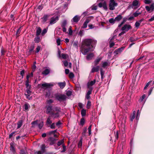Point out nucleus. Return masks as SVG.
<instances>
[{"label": "nucleus", "mask_w": 154, "mask_h": 154, "mask_svg": "<svg viewBox=\"0 0 154 154\" xmlns=\"http://www.w3.org/2000/svg\"><path fill=\"white\" fill-rule=\"evenodd\" d=\"M29 77L27 76V77H26V81L25 84L26 89H30L31 88V86L29 85Z\"/></svg>", "instance_id": "obj_14"}, {"label": "nucleus", "mask_w": 154, "mask_h": 154, "mask_svg": "<svg viewBox=\"0 0 154 154\" xmlns=\"http://www.w3.org/2000/svg\"><path fill=\"white\" fill-rule=\"evenodd\" d=\"M69 34L70 35H71L72 34V29L71 26H69Z\"/></svg>", "instance_id": "obj_49"}, {"label": "nucleus", "mask_w": 154, "mask_h": 154, "mask_svg": "<svg viewBox=\"0 0 154 154\" xmlns=\"http://www.w3.org/2000/svg\"><path fill=\"white\" fill-rule=\"evenodd\" d=\"M38 128L39 129H41L42 128L43 125V122H40L38 125Z\"/></svg>", "instance_id": "obj_46"}, {"label": "nucleus", "mask_w": 154, "mask_h": 154, "mask_svg": "<svg viewBox=\"0 0 154 154\" xmlns=\"http://www.w3.org/2000/svg\"><path fill=\"white\" fill-rule=\"evenodd\" d=\"M32 125V127L35 128L36 126L38 125V121L37 120L32 122L31 123Z\"/></svg>", "instance_id": "obj_24"}, {"label": "nucleus", "mask_w": 154, "mask_h": 154, "mask_svg": "<svg viewBox=\"0 0 154 154\" xmlns=\"http://www.w3.org/2000/svg\"><path fill=\"white\" fill-rule=\"evenodd\" d=\"M140 2L139 1L137 0H134L131 4L132 8L134 9L138 8L140 6Z\"/></svg>", "instance_id": "obj_4"}, {"label": "nucleus", "mask_w": 154, "mask_h": 154, "mask_svg": "<svg viewBox=\"0 0 154 154\" xmlns=\"http://www.w3.org/2000/svg\"><path fill=\"white\" fill-rule=\"evenodd\" d=\"M141 14V12H138V11H137L133 14L134 17H137L138 16L139 14Z\"/></svg>", "instance_id": "obj_34"}, {"label": "nucleus", "mask_w": 154, "mask_h": 154, "mask_svg": "<svg viewBox=\"0 0 154 154\" xmlns=\"http://www.w3.org/2000/svg\"><path fill=\"white\" fill-rule=\"evenodd\" d=\"M97 41L93 39L88 38L84 39L83 41V45L82 47V51L84 55H86L89 51H93L94 45H96Z\"/></svg>", "instance_id": "obj_1"}, {"label": "nucleus", "mask_w": 154, "mask_h": 154, "mask_svg": "<svg viewBox=\"0 0 154 154\" xmlns=\"http://www.w3.org/2000/svg\"><path fill=\"white\" fill-rule=\"evenodd\" d=\"M109 47L110 48H112L115 45V43L112 41H109Z\"/></svg>", "instance_id": "obj_51"}, {"label": "nucleus", "mask_w": 154, "mask_h": 154, "mask_svg": "<svg viewBox=\"0 0 154 154\" xmlns=\"http://www.w3.org/2000/svg\"><path fill=\"white\" fill-rule=\"evenodd\" d=\"M49 140L50 142V145H52L55 143L56 140L52 137H50L49 138Z\"/></svg>", "instance_id": "obj_15"}, {"label": "nucleus", "mask_w": 154, "mask_h": 154, "mask_svg": "<svg viewBox=\"0 0 154 154\" xmlns=\"http://www.w3.org/2000/svg\"><path fill=\"white\" fill-rule=\"evenodd\" d=\"M115 137L116 140H118L119 138V132L117 131L115 134Z\"/></svg>", "instance_id": "obj_61"}, {"label": "nucleus", "mask_w": 154, "mask_h": 154, "mask_svg": "<svg viewBox=\"0 0 154 154\" xmlns=\"http://www.w3.org/2000/svg\"><path fill=\"white\" fill-rule=\"evenodd\" d=\"M24 109L26 110H27L29 107H30L28 103H25L24 105Z\"/></svg>", "instance_id": "obj_40"}, {"label": "nucleus", "mask_w": 154, "mask_h": 154, "mask_svg": "<svg viewBox=\"0 0 154 154\" xmlns=\"http://www.w3.org/2000/svg\"><path fill=\"white\" fill-rule=\"evenodd\" d=\"M96 82V79H94L93 80V81H91L90 82L88 83V84L90 86H92Z\"/></svg>", "instance_id": "obj_33"}, {"label": "nucleus", "mask_w": 154, "mask_h": 154, "mask_svg": "<svg viewBox=\"0 0 154 154\" xmlns=\"http://www.w3.org/2000/svg\"><path fill=\"white\" fill-rule=\"evenodd\" d=\"M67 24V21L66 20H64L62 22L61 26L62 27H65Z\"/></svg>", "instance_id": "obj_37"}, {"label": "nucleus", "mask_w": 154, "mask_h": 154, "mask_svg": "<svg viewBox=\"0 0 154 154\" xmlns=\"http://www.w3.org/2000/svg\"><path fill=\"white\" fill-rule=\"evenodd\" d=\"M63 63L64 65L66 67L68 66V62L67 61H66V60L63 61Z\"/></svg>", "instance_id": "obj_58"}, {"label": "nucleus", "mask_w": 154, "mask_h": 154, "mask_svg": "<svg viewBox=\"0 0 154 154\" xmlns=\"http://www.w3.org/2000/svg\"><path fill=\"white\" fill-rule=\"evenodd\" d=\"M108 65V63L107 62H104L102 63V67L105 68Z\"/></svg>", "instance_id": "obj_41"}, {"label": "nucleus", "mask_w": 154, "mask_h": 154, "mask_svg": "<svg viewBox=\"0 0 154 154\" xmlns=\"http://www.w3.org/2000/svg\"><path fill=\"white\" fill-rule=\"evenodd\" d=\"M46 112L47 114L51 113V112L53 106L51 105H48L46 106Z\"/></svg>", "instance_id": "obj_9"}, {"label": "nucleus", "mask_w": 154, "mask_h": 154, "mask_svg": "<svg viewBox=\"0 0 154 154\" xmlns=\"http://www.w3.org/2000/svg\"><path fill=\"white\" fill-rule=\"evenodd\" d=\"M49 15L47 14H45L44 15L42 19L44 22H46L48 20V18L49 17Z\"/></svg>", "instance_id": "obj_27"}, {"label": "nucleus", "mask_w": 154, "mask_h": 154, "mask_svg": "<svg viewBox=\"0 0 154 154\" xmlns=\"http://www.w3.org/2000/svg\"><path fill=\"white\" fill-rule=\"evenodd\" d=\"M34 41L36 43H38L40 42L41 40L39 36H36V37L34 38Z\"/></svg>", "instance_id": "obj_29"}, {"label": "nucleus", "mask_w": 154, "mask_h": 154, "mask_svg": "<svg viewBox=\"0 0 154 154\" xmlns=\"http://www.w3.org/2000/svg\"><path fill=\"white\" fill-rule=\"evenodd\" d=\"M42 29L40 27H39L36 30V35L37 36H39L42 32Z\"/></svg>", "instance_id": "obj_23"}, {"label": "nucleus", "mask_w": 154, "mask_h": 154, "mask_svg": "<svg viewBox=\"0 0 154 154\" xmlns=\"http://www.w3.org/2000/svg\"><path fill=\"white\" fill-rule=\"evenodd\" d=\"M122 17L121 14H119L115 18L116 22H119L122 18Z\"/></svg>", "instance_id": "obj_17"}, {"label": "nucleus", "mask_w": 154, "mask_h": 154, "mask_svg": "<svg viewBox=\"0 0 154 154\" xmlns=\"http://www.w3.org/2000/svg\"><path fill=\"white\" fill-rule=\"evenodd\" d=\"M51 114L52 116V117L54 118L58 117L59 116V114L58 112H57L56 113H55L53 112H51Z\"/></svg>", "instance_id": "obj_20"}, {"label": "nucleus", "mask_w": 154, "mask_h": 154, "mask_svg": "<svg viewBox=\"0 0 154 154\" xmlns=\"http://www.w3.org/2000/svg\"><path fill=\"white\" fill-rule=\"evenodd\" d=\"M23 123V121L22 120H19L17 123V128H20L22 126Z\"/></svg>", "instance_id": "obj_25"}, {"label": "nucleus", "mask_w": 154, "mask_h": 154, "mask_svg": "<svg viewBox=\"0 0 154 154\" xmlns=\"http://www.w3.org/2000/svg\"><path fill=\"white\" fill-rule=\"evenodd\" d=\"M41 49V46H38L36 48V51H35V52L36 53H38Z\"/></svg>", "instance_id": "obj_48"}, {"label": "nucleus", "mask_w": 154, "mask_h": 154, "mask_svg": "<svg viewBox=\"0 0 154 154\" xmlns=\"http://www.w3.org/2000/svg\"><path fill=\"white\" fill-rule=\"evenodd\" d=\"M54 101L52 99L47 100L46 101L47 104L51 105V104L53 103Z\"/></svg>", "instance_id": "obj_39"}, {"label": "nucleus", "mask_w": 154, "mask_h": 154, "mask_svg": "<svg viewBox=\"0 0 154 154\" xmlns=\"http://www.w3.org/2000/svg\"><path fill=\"white\" fill-rule=\"evenodd\" d=\"M72 92L70 91H68L66 92V95L68 96H70L72 94Z\"/></svg>", "instance_id": "obj_60"}, {"label": "nucleus", "mask_w": 154, "mask_h": 154, "mask_svg": "<svg viewBox=\"0 0 154 154\" xmlns=\"http://www.w3.org/2000/svg\"><path fill=\"white\" fill-rule=\"evenodd\" d=\"M59 16H57L55 17H52L50 19L49 25H52L55 23L58 20Z\"/></svg>", "instance_id": "obj_5"}, {"label": "nucleus", "mask_w": 154, "mask_h": 154, "mask_svg": "<svg viewBox=\"0 0 154 154\" xmlns=\"http://www.w3.org/2000/svg\"><path fill=\"white\" fill-rule=\"evenodd\" d=\"M30 89H26V92L27 94H29L30 95L32 92L31 91H30Z\"/></svg>", "instance_id": "obj_62"}, {"label": "nucleus", "mask_w": 154, "mask_h": 154, "mask_svg": "<svg viewBox=\"0 0 154 154\" xmlns=\"http://www.w3.org/2000/svg\"><path fill=\"white\" fill-rule=\"evenodd\" d=\"M94 55L93 53H90L86 57V59L88 60H91L93 57Z\"/></svg>", "instance_id": "obj_21"}, {"label": "nucleus", "mask_w": 154, "mask_h": 154, "mask_svg": "<svg viewBox=\"0 0 154 154\" xmlns=\"http://www.w3.org/2000/svg\"><path fill=\"white\" fill-rule=\"evenodd\" d=\"M45 148V144H42V145L41 147V149L42 151L41 152H42V153L44 152Z\"/></svg>", "instance_id": "obj_42"}, {"label": "nucleus", "mask_w": 154, "mask_h": 154, "mask_svg": "<svg viewBox=\"0 0 154 154\" xmlns=\"http://www.w3.org/2000/svg\"><path fill=\"white\" fill-rule=\"evenodd\" d=\"M86 110L84 109H83L81 110V114L82 117H84L86 115Z\"/></svg>", "instance_id": "obj_32"}, {"label": "nucleus", "mask_w": 154, "mask_h": 154, "mask_svg": "<svg viewBox=\"0 0 154 154\" xmlns=\"http://www.w3.org/2000/svg\"><path fill=\"white\" fill-rule=\"evenodd\" d=\"M99 66H97L96 67H94L92 68L91 71V72L93 73L95 72H97L99 70Z\"/></svg>", "instance_id": "obj_16"}, {"label": "nucleus", "mask_w": 154, "mask_h": 154, "mask_svg": "<svg viewBox=\"0 0 154 154\" xmlns=\"http://www.w3.org/2000/svg\"><path fill=\"white\" fill-rule=\"evenodd\" d=\"M125 47H122L121 48H118L115 50L114 52V54L115 55H117L120 53L124 49Z\"/></svg>", "instance_id": "obj_8"}, {"label": "nucleus", "mask_w": 154, "mask_h": 154, "mask_svg": "<svg viewBox=\"0 0 154 154\" xmlns=\"http://www.w3.org/2000/svg\"><path fill=\"white\" fill-rule=\"evenodd\" d=\"M91 101H88V102L87 103V105H86L87 108L88 109H89L91 107Z\"/></svg>", "instance_id": "obj_38"}, {"label": "nucleus", "mask_w": 154, "mask_h": 154, "mask_svg": "<svg viewBox=\"0 0 154 154\" xmlns=\"http://www.w3.org/2000/svg\"><path fill=\"white\" fill-rule=\"evenodd\" d=\"M64 142V141L63 140H60V141H59L57 143V145L58 146H60L61 144H63Z\"/></svg>", "instance_id": "obj_47"}, {"label": "nucleus", "mask_w": 154, "mask_h": 154, "mask_svg": "<svg viewBox=\"0 0 154 154\" xmlns=\"http://www.w3.org/2000/svg\"><path fill=\"white\" fill-rule=\"evenodd\" d=\"M80 17L79 16L76 15L75 16L72 20L71 21L72 22L75 23L78 22L80 20Z\"/></svg>", "instance_id": "obj_12"}, {"label": "nucleus", "mask_w": 154, "mask_h": 154, "mask_svg": "<svg viewBox=\"0 0 154 154\" xmlns=\"http://www.w3.org/2000/svg\"><path fill=\"white\" fill-rule=\"evenodd\" d=\"M24 73H25V71L24 69L22 70L20 72V74L22 76V77H21L22 79H23V75H24Z\"/></svg>", "instance_id": "obj_54"}, {"label": "nucleus", "mask_w": 154, "mask_h": 154, "mask_svg": "<svg viewBox=\"0 0 154 154\" xmlns=\"http://www.w3.org/2000/svg\"><path fill=\"white\" fill-rule=\"evenodd\" d=\"M68 55L67 54H61V56L62 58L64 59H66L67 57H68Z\"/></svg>", "instance_id": "obj_43"}, {"label": "nucleus", "mask_w": 154, "mask_h": 154, "mask_svg": "<svg viewBox=\"0 0 154 154\" xmlns=\"http://www.w3.org/2000/svg\"><path fill=\"white\" fill-rule=\"evenodd\" d=\"M69 76L70 78L72 79L74 77V75L73 73L70 72L69 75Z\"/></svg>", "instance_id": "obj_55"}, {"label": "nucleus", "mask_w": 154, "mask_h": 154, "mask_svg": "<svg viewBox=\"0 0 154 154\" xmlns=\"http://www.w3.org/2000/svg\"><path fill=\"white\" fill-rule=\"evenodd\" d=\"M98 6L100 8L103 7V9L105 10H107V8L106 2H104L103 3H100L98 4Z\"/></svg>", "instance_id": "obj_10"}, {"label": "nucleus", "mask_w": 154, "mask_h": 154, "mask_svg": "<svg viewBox=\"0 0 154 154\" xmlns=\"http://www.w3.org/2000/svg\"><path fill=\"white\" fill-rule=\"evenodd\" d=\"M21 27H20L18 29H17V31L16 32V35H17V36H18L19 35L20 33V29Z\"/></svg>", "instance_id": "obj_57"}, {"label": "nucleus", "mask_w": 154, "mask_h": 154, "mask_svg": "<svg viewBox=\"0 0 154 154\" xmlns=\"http://www.w3.org/2000/svg\"><path fill=\"white\" fill-rule=\"evenodd\" d=\"M54 86V85L52 83H43L42 85V88L45 90L46 89L48 88H50Z\"/></svg>", "instance_id": "obj_6"}, {"label": "nucleus", "mask_w": 154, "mask_h": 154, "mask_svg": "<svg viewBox=\"0 0 154 154\" xmlns=\"http://www.w3.org/2000/svg\"><path fill=\"white\" fill-rule=\"evenodd\" d=\"M63 146V150L61 151V152H64L66 151V146L64 144L62 145Z\"/></svg>", "instance_id": "obj_53"}, {"label": "nucleus", "mask_w": 154, "mask_h": 154, "mask_svg": "<svg viewBox=\"0 0 154 154\" xmlns=\"http://www.w3.org/2000/svg\"><path fill=\"white\" fill-rule=\"evenodd\" d=\"M93 18L94 17L93 16H89L86 19L85 22L87 23H88L91 20L93 19Z\"/></svg>", "instance_id": "obj_26"}, {"label": "nucleus", "mask_w": 154, "mask_h": 154, "mask_svg": "<svg viewBox=\"0 0 154 154\" xmlns=\"http://www.w3.org/2000/svg\"><path fill=\"white\" fill-rule=\"evenodd\" d=\"M146 97V95L145 94H143L142 96L140 97V102H142L143 101V99Z\"/></svg>", "instance_id": "obj_50"}, {"label": "nucleus", "mask_w": 154, "mask_h": 154, "mask_svg": "<svg viewBox=\"0 0 154 154\" xmlns=\"http://www.w3.org/2000/svg\"><path fill=\"white\" fill-rule=\"evenodd\" d=\"M52 123V121L51 120V119L50 118H48L47 119L46 121V123L48 125H50Z\"/></svg>", "instance_id": "obj_45"}, {"label": "nucleus", "mask_w": 154, "mask_h": 154, "mask_svg": "<svg viewBox=\"0 0 154 154\" xmlns=\"http://www.w3.org/2000/svg\"><path fill=\"white\" fill-rule=\"evenodd\" d=\"M128 20V18L126 17H124L123 18V20L122 22L124 23Z\"/></svg>", "instance_id": "obj_64"}, {"label": "nucleus", "mask_w": 154, "mask_h": 154, "mask_svg": "<svg viewBox=\"0 0 154 154\" xmlns=\"http://www.w3.org/2000/svg\"><path fill=\"white\" fill-rule=\"evenodd\" d=\"M51 95V92L50 91L47 92L45 94V96L46 97H49Z\"/></svg>", "instance_id": "obj_63"}, {"label": "nucleus", "mask_w": 154, "mask_h": 154, "mask_svg": "<svg viewBox=\"0 0 154 154\" xmlns=\"http://www.w3.org/2000/svg\"><path fill=\"white\" fill-rule=\"evenodd\" d=\"M145 8L148 11H152L154 9V3L152 4L150 7L148 6H146Z\"/></svg>", "instance_id": "obj_11"}, {"label": "nucleus", "mask_w": 154, "mask_h": 154, "mask_svg": "<svg viewBox=\"0 0 154 154\" xmlns=\"http://www.w3.org/2000/svg\"><path fill=\"white\" fill-rule=\"evenodd\" d=\"M54 96L56 99L60 102L65 101L67 98L65 95L59 93L55 94H54Z\"/></svg>", "instance_id": "obj_2"}, {"label": "nucleus", "mask_w": 154, "mask_h": 154, "mask_svg": "<svg viewBox=\"0 0 154 154\" xmlns=\"http://www.w3.org/2000/svg\"><path fill=\"white\" fill-rule=\"evenodd\" d=\"M109 22L110 23L113 24L115 23L116 21L115 19H114L113 18H111L109 20Z\"/></svg>", "instance_id": "obj_36"}, {"label": "nucleus", "mask_w": 154, "mask_h": 154, "mask_svg": "<svg viewBox=\"0 0 154 154\" xmlns=\"http://www.w3.org/2000/svg\"><path fill=\"white\" fill-rule=\"evenodd\" d=\"M10 150L13 153H15V149L13 146V143H10Z\"/></svg>", "instance_id": "obj_22"}, {"label": "nucleus", "mask_w": 154, "mask_h": 154, "mask_svg": "<svg viewBox=\"0 0 154 154\" xmlns=\"http://www.w3.org/2000/svg\"><path fill=\"white\" fill-rule=\"evenodd\" d=\"M35 48V46L34 45H31L29 48V51H27V53L28 55H30L32 51H34V49Z\"/></svg>", "instance_id": "obj_13"}, {"label": "nucleus", "mask_w": 154, "mask_h": 154, "mask_svg": "<svg viewBox=\"0 0 154 154\" xmlns=\"http://www.w3.org/2000/svg\"><path fill=\"white\" fill-rule=\"evenodd\" d=\"M102 58L100 57L94 61V65L95 66L97 65V64H98L99 62L100 61V60L102 59Z\"/></svg>", "instance_id": "obj_31"}, {"label": "nucleus", "mask_w": 154, "mask_h": 154, "mask_svg": "<svg viewBox=\"0 0 154 154\" xmlns=\"http://www.w3.org/2000/svg\"><path fill=\"white\" fill-rule=\"evenodd\" d=\"M54 111H55L59 113L61 112V108L60 107L57 106L55 107L54 108Z\"/></svg>", "instance_id": "obj_30"}, {"label": "nucleus", "mask_w": 154, "mask_h": 154, "mask_svg": "<svg viewBox=\"0 0 154 154\" xmlns=\"http://www.w3.org/2000/svg\"><path fill=\"white\" fill-rule=\"evenodd\" d=\"M66 83L65 82H59L58 83V85L62 89L65 86Z\"/></svg>", "instance_id": "obj_18"}, {"label": "nucleus", "mask_w": 154, "mask_h": 154, "mask_svg": "<svg viewBox=\"0 0 154 154\" xmlns=\"http://www.w3.org/2000/svg\"><path fill=\"white\" fill-rule=\"evenodd\" d=\"M50 72V69H46L42 72V74L45 75L49 74Z\"/></svg>", "instance_id": "obj_19"}, {"label": "nucleus", "mask_w": 154, "mask_h": 154, "mask_svg": "<svg viewBox=\"0 0 154 154\" xmlns=\"http://www.w3.org/2000/svg\"><path fill=\"white\" fill-rule=\"evenodd\" d=\"M116 35H113L112 36V38H109V41H112L113 40H114V39L116 38Z\"/></svg>", "instance_id": "obj_52"}, {"label": "nucleus", "mask_w": 154, "mask_h": 154, "mask_svg": "<svg viewBox=\"0 0 154 154\" xmlns=\"http://www.w3.org/2000/svg\"><path fill=\"white\" fill-rule=\"evenodd\" d=\"M85 122V118L83 117H82L81 119L80 120L79 125L82 126L84 125Z\"/></svg>", "instance_id": "obj_28"}, {"label": "nucleus", "mask_w": 154, "mask_h": 154, "mask_svg": "<svg viewBox=\"0 0 154 154\" xmlns=\"http://www.w3.org/2000/svg\"><path fill=\"white\" fill-rule=\"evenodd\" d=\"M131 29L132 27L130 25L125 24L122 27L121 30L122 31H125L126 32Z\"/></svg>", "instance_id": "obj_7"}, {"label": "nucleus", "mask_w": 154, "mask_h": 154, "mask_svg": "<svg viewBox=\"0 0 154 154\" xmlns=\"http://www.w3.org/2000/svg\"><path fill=\"white\" fill-rule=\"evenodd\" d=\"M140 25V23L136 21L135 23V27L137 28H138Z\"/></svg>", "instance_id": "obj_56"}, {"label": "nucleus", "mask_w": 154, "mask_h": 154, "mask_svg": "<svg viewBox=\"0 0 154 154\" xmlns=\"http://www.w3.org/2000/svg\"><path fill=\"white\" fill-rule=\"evenodd\" d=\"M117 5L118 4L115 2V0H110L109 4V10H115V7L117 6Z\"/></svg>", "instance_id": "obj_3"}, {"label": "nucleus", "mask_w": 154, "mask_h": 154, "mask_svg": "<svg viewBox=\"0 0 154 154\" xmlns=\"http://www.w3.org/2000/svg\"><path fill=\"white\" fill-rule=\"evenodd\" d=\"M87 23H86L85 22L84 23L82 26V28H85L87 27Z\"/></svg>", "instance_id": "obj_59"}, {"label": "nucleus", "mask_w": 154, "mask_h": 154, "mask_svg": "<svg viewBox=\"0 0 154 154\" xmlns=\"http://www.w3.org/2000/svg\"><path fill=\"white\" fill-rule=\"evenodd\" d=\"M48 31V28H45L43 29L42 31L41 35L42 36H44L46 33Z\"/></svg>", "instance_id": "obj_35"}, {"label": "nucleus", "mask_w": 154, "mask_h": 154, "mask_svg": "<svg viewBox=\"0 0 154 154\" xmlns=\"http://www.w3.org/2000/svg\"><path fill=\"white\" fill-rule=\"evenodd\" d=\"M82 145V139H81L78 143V147L79 148H81Z\"/></svg>", "instance_id": "obj_44"}]
</instances>
